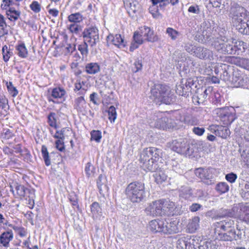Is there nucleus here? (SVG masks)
Returning a JSON list of instances; mask_svg holds the SVG:
<instances>
[{"label": "nucleus", "instance_id": "obj_1", "mask_svg": "<svg viewBox=\"0 0 249 249\" xmlns=\"http://www.w3.org/2000/svg\"><path fill=\"white\" fill-rule=\"evenodd\" d=\"M151 98L156 104L171 105L176 101V96L165 85H155L151 89Z\"/></svg>", "mask_w": 249, "mask_h": 249}, {"label": "nucleus", "instance_id": "obj_2", "mask_svg": "<svg viewBox=\"0 0 249 249\" xmlns=\"http://www.w3.org/2000/svg\"><path fill=\"white\" fill-rule=\"evenodd\" d=\"M175 207L174 202L169 200L160 199L153 201L145 209L147 215L155 216L170 214Z\"/></svg>", "mask_w": 249, "mask_h": 249}, {"label": "nucleus", "instance_id": "obj_3", "mask_svg": "<svg viewBox=\"0 0 249 249\" xmlns=\"http://www.w3.org/2000/svg\"><path fill=\"white\" fill-rule=\"evenodd\" d=\"M127 198L133 203H139L145 197L144 183L142 181H135L130 183L125 190Z\"/></svg>", "mask_w": 249, "mask_h": 249}, {"label": "nucleus", "instance_id": "obj_4", "mask_svg": "<svg viewBox=\"0 0 249 249\" xmlns=\"http://www.w3.org/2000/svg\"><path fill=\"white\" fill-rule=\"evenodd\" d=\"M212 45L219 53L229 54H235L233 41L225 36H218L214 39Z\"/></svg>", "mask_w": 249, "mask_h": 249}, {"label": "nucleus", "instance_id": "obj_5", "mask_svg": "<svg viewBox=\"0 0 249 249\" xmlns=\"http://www.w3.org/2000/svg\"><path fill=\"white\" fill-rule=\"evenodd\" d=\"M172 150L185 156H190L194 152V145L188 143L186 140L179 139L173 141L171 145Z\"/></svg>", "mask_w": 249, "mask_h": 249}, {"label": "nucleus", "instance_id": "obj_6", "mask_svg": "<svg viewBox=\"0 0 249 249\" xmlns=\"http://www.w3.org/2000/svg\"><path fill=\"white\" fill-rule=\"evenodd\" d=\"M229 16L231 18L233 24H237L244 20H246L247 10L236 2H231Z\"/></svg>", "mask_w": 249, "mask_h": 249}, {"label": "nucleus", "instance_id": "obj_7", "mask_svg": "<svg viewBox=\"0 0 249 249\" xmlns=\"http://www.w3.org/2000/svg\"><path fill=\"white\" fill-rule=\"evenodd\" d=\"M84 40L93 47L99 42V30L96 27L86 28L82 32Z\"/></svg>", "mask_w": 249, "mask_h": 249}, {"label": "nucleus", "instance_id": "obj_8", "mask_svg": "<svg viewBox=\"0 0 249 249\" xmlns=\"http://www.w3.org/2000/svg\"><path fill=\"white\" fill-rule=\"evenodd\" d=\"M249 204H239L234 206L231 210H224L222 211V216L239 217L244 220V217L246 213L243 212L244 207L249 208Z\"/></svg>", "mask_w": 249, "mask_h": 249}, {"label": "nucleus", "instance_id": "obj_9", "mask_svg": "<svg viewBox=\"0 0 249 249\" xmlns=\"http://www.w3.org/2000/svg\"><path fill=\"white\" fill-rule=\"evenodd\" d=\"M161 154L160 150L155 147L146 148L141 154L140 161H145L147 160H159Z\"/></svg>", "mask_w": 249, "mask_h": 249}, {"label": "nucleus", "instance_id": "obj_10", "mask_svg": "<svg viewBox=\"0 0 249 249\" xmlns=\"http://www.w3.org/2000/svg\"><path fill=\"white\" fill-rule=\"evenodd\" d=\"M163 223L164 224L162 228V232L166 234H172L177 233L179 231L178 221H172L169 219H163Z\"/></svg>", "mask_w": 249, "mask_h": 249}, {"label": "nucleus", "instance_id": "obj_11", "mask_svg": "<svg viewBox=\"0 0 249 249\" xmlns=\"http://www.w3.org/2000/svg\"><path fill=\"white\" fill-rule=\"evenodd\" d=\"M194 55L201 59L211 60L213 59V52L209 49L202 46H198L195 48Z\"/></svg>", "mask_w": 249, "mask_h": 249}, {"label": "nucleus", "instance_id": "obj_12", "mask_svg": "<svg viewBox=\"0 0 249 249\" xmlns=\"http://www.w3.org/2000/svg\"><path fill=\"white\" fill-rule=\"evenodd\" d=\"M249 82V78L246 75H241L238 71H234L232 73L231 83L234 86L243 87Z\"/></svg>", "mask_w": 249, "mask_h": 249}, {"label": "nucleus", "instance_id": "obj_13", "mask_svg": "<svg viewBox=\"0 0 249 249\" xmlns=\"http://www.w3.org/2000/svg\"><path fill=\"white\" fill-rule=\"evenodd\" d=\"M197 196L194 195L192 188L188 186H182L179 190V196L185 199H189L195 196H197L198 198L201 197V195H203V192L201 190H197Z\"/></svg>", "mask_w": 249, "mask_h": 249}, {"label": "nucleus", "instance_id": "obj_14", "mask_svg": "<svg viewBox=\"0 0 249 249\" xmlns=\"http://www.w3.org/2000/svg\"><path fill=\"white\" fill-rule=\"evenodd\" d=\"M218 238L220 240L225 241L237 240L241 238V234L239 233V231L237 233L234 230L230 229L227 232L219 233Z\"/></svg>", "mask_w": 249, "mask_h": 249}, {"label": "nucleus", "instance_id": "obj_15", "mask_svg": "<svg viewBox=\"0 0 249 249\" xmlns=\"http://www.w3.org/2000/svg\"><path fill=\"white\" fill-rule=\"evenodd\" d=\"M203 29L202 30L201 36L205 40L210 41L212 40V43L214 39L220 36L219 35L215 36L214 34L212 35V29L210 26L209 24L204 22L202 24Z\"/></svg>", "mask_w": 249, "mask_h": 249}, {"label": "nucleus", "instance_id": "obj_16", "mask_svg": "<svg viewBox=\"0 0 249 249\" xmlns=\"http://www.w3.org/2000/svg\"><path fill=\"white\" fill-rule=\"evenodd\" d=\"M141 33L142 34L144 40L148 42H156L159 39L157 36L154 34V32L151 29L146 26H143L140 29Z\"/></svg>", "mask_w": 249, "mask_h": 249}, {"label": "nucleus", "instance_id": "obj_17", "mask_svg": "<svg viewBox=\"0 0 249 249\" xmlns=\"http://www.w3.org/2000/svg\"><path fill=\"white\" fill-rule=\"evenodd\" d=\"M107 43H112L118 48H122L125 46L124 40L120 34H116L115 36L109 35L107 36Z\"/></svg>", "mask_w": 249, "mask_h": 249}, {"label": "nucleus", "instance_id": "obj_18", "mask_svg": "<svg viewBox=\"0 0 249 249\" xmlns=\"http://www.w3.org/2000/svg\"><path fill=\"white\" fill-rule=\"evenodd\" d=\"M196 175L202 179H210L212 178L213 173L211 168H199L195 170Z\"/></svg>", "mask_w": 249, "mask_h": 249}, {"label": "nucleus", "instance_id": "obj_19", "mask_svg": "<svg viewBox=\"0 0 249 249\" xmlns=\"http://www.w3.org/2000/svg\"><path fill=\"white\" fill-rule=\"evenodd\" d=\"M13 238V233L12 230H9L3 232L0 235V244L4 247L8 248L9 246V242Z\"/></svg>", "mask_w": 249, "mask_h": 249}, {"label": "nucleus", "instance_id": "obj_20", "mask_svg": "<svg viewBox=\"0 0 249 249\" xmlns=\"http://www.w3.org/2000/svg\"><path fill=\"white\" fill-rule=\"evenodd\" d=\"M234 221L231 219H226L219 222L214 223L215 228L220 229L223 231H229L233 228Z\"/></svg>", "mask_w": 249, "mask_h": 249}, {"label": "nucleus", "instance_id": "obj_21", "mask_svg": "<svg viewBox=\"0 0 249 249\" xmlns=\"http://www.w3.org/2000/svg\"><path fill=\"white\" fill-rule=\"evenodd\" d=\"M212 89L208 87L204 90L202 89H198L197 92V102L198 104L203 103L206 100L208 95L211 93Z\"/></svg>", "mask_w": 249, "mask_h": 249}, {"label": "nucleus", "instance_id": "obj_22", "mask_svg": "<svg viewBox=\"0 0 249 249\" xmlns=\"http://www.w3.org/2000/svg\"><path fill=\"white\" fill-rule=\"evenodd\" d=\"M124 3L129 14L135 13L139 8L138 2L136 0H125Z\"/></svg>", "mask_w": 249, "mask_h": 249}, {"label": "nucleus", "instance_id": "obj_23", "mask_svg": "<svg viewBox=\"0 0 249 249\" xmlns=\"http://www.w3.org/2000/svg\"><path fill=\"white\" fill-rule=\"evenodd\" d=\"M164 223L163 219L152 220L149 222V228L151 231L157 232H162V228Z\"/></svg>", "mask_w": 249, "mask_h": 249}, {"label": "nucleus", "instance_id": "obj_24", "mask_svg": "<svg viewBox=\"0 0 249 249\" xmlns=\"http://www.w3.org/2000/svg\"><path fill=\"white\" fill-rule=\"evenodd\" d=\"M169 120L167 117L164 116L158 119L155 123V126L157 128L166 129L171 127L169 124Z\"/></svg>", "mask_w": 249, "mask_h": 249}, {"label": "nucleus", "instance_id": "obj_25", "mask_svg": "<svg viewBox=\"0 0 249 249\" xmlns=\"http://www.w3.org/2000/svg\"><path fill=\"white\" fill-rule=\"evenodd\" d=\"M152 3V5L151 6L149 10L150 13L152 15L154 18H161V15L159 11L158 4L160 2H162V0H151Z\"/></svg>", "mask_w": 249, "mask_h": 249}, {"label": "nucleus", "instance_id": "obj_26", "mask_svg": "<svg viewBox=\"0 0 249 249\" xmlns=\"http://www.w3.org/2000/svg\"><path fill=\"white\" fill-rule=\"evenodd\" d=\"M97 185L100 194L107 191L108 187L107 185V179L104 176L100 175L97 180Z\"/></svg>", "mask_w": 249, "mask_h": 249}, {"label": "nucleus", "instance_id": "obj_27", "mask_svg": "<svg viewBox=\"0 0 249 249\" xmlns=\"http://www.w3.org/2000/svg\"><path fill=\"white\" fill-rule=\"evenodd\" d=\"M90 212L93 218H97L102 214V209L98 202H94L90 205Z\"/></svg>", "mask_w": 249, "mask_h": 249}, {"label": "nucleus", "instance_id": "obj_28", "mask_svg": "<svg viewBox=\"0 0 249 249\" xmlns=\"http://www.w3.org/2000/svg\"><path fill=\"white\" fill-rule=\"evenodd\" d=\"M158 160H147L145 161L141 162L142 165V167L145 170L154 172L157 169V165L156 163Z\"/></svg>", "mask_w": 249, "mask_h": 249}, {"label": "nucleus", "instance_id": "obj_29", "mask_svg": "<svg viewBox=\"0 0 249 249\" xmlns=\"http://www.w3.org/2000/svg\"><path fill=\"white\" fill-rule=\"evenodd\" d=\"M199 217L195 216L189 222L187 226V230L191 233L195 232L199 227Z\"/></svg>", "mask_w": 249, "mask_h": 249}, {"label": "nucleus", "instance_id": "obj_30", "mask_svg": "<svg viewBox=\"0 0 249 249\" xmlns=\"http://www.w3.org/2000/svg\"><path fill=\"white\" fill-rule=\"evenodd\" d=\"M99 65L96 63H88L85 67V71L88 74H94L100 71Z\"/></svg>", "mask_w": 249, "mask_h": 249}, {"label": "nucleus", "instance_id": "obj_31", "mask_svg": "<svg viewBox=\"0 0 249 249\" xmlns=\"http://www.w3.org/2000/svg\"><path fill=\"white\" fill-rule=\"evenodd\" d=\"M86 104L84 96H81L75 99L74 107L78 111L82 112L84 109Z\"/></svg>", "mask_w": 249, "mask_h": 249}, {"label": "nucleus", "instance_id": "obj_32", "mask_svg": "<svg viewBox=\"0 0 249 249\" xmlns=\"http://www.w3.org/2000/svg\"><path fill=\"white\" fill-rule=\"evenodd\" d=\"M233 25L236 27L239 32L244 35H249V23L245 20Z\"/></svg>", "mask_w": 249, "mask_h": 249}, {"label": "nucleus", "instance_id": "obj_33", "mask_svg": "<svg viewBox=\"0 0 249 249\" xmlns=\"http://www.w3.org/2000/svg\"><path fill=\"white\" fill-rule=\"evenodd\" d=\"M7 18L11 21H15L18 19L20 15V12L15 10L14 8H10L6 11Z\"/></svg>", "mask_w": 249, "mask_h": 249}, {"label": "nucleus", "instance_id": "obj_34", "mask_svg": "<svg viewBox=\"0 0 249 249\" xmlns=\"http://www.w3.org/2000/svg\"><path fill=\"white\" fill-rule=\"evenodd\" d=\"M176 92L179 95L181 96H187L188 93L191 92L190 89L187 88V86H186L185 84H183V82L176 87Z\"/></svg>", "mask_w": 249, "mask_h": 249}, {"label": "nucleus", "instance_id": "obj_35", "mask_svg": "<svg viewBox=\"0 0 249 249\" xmlns=\"http://www.w3.org/2000/svg\"><path fill=\"white\" fill-rule=\"evenodd\" d=\"M41 153L46 166H49L51 164L50 157L53 153H49L47 147L43 145L41 147Z\"/></svg>", "mask_w": 249, "mask_h": 249}, {"label": "nucleus", "instance_id": "obj_36", "mask_svg": "<svg viewBox=\"0 0 249 249\" xmlns=\"http://www.w3.org/2000/svg\"><path fill=\"white\" fill-rule=\"evenodd\" d=\"M217 130L216 136L223 139H226L230 135V130L226 126L218 125Z\"/></svg>", "mask_w": 249, "mask_h": 249}, {"label": "nucleus", "instance_id": "obj_37", "mask_svg": "<svg viewBox=\"0 0 249 249\" xmlns=\"http://www.w3.org/2000/svg\"><path fill=\"white\" fill-rule=\"evenodd\" d=\"M188 236L180 238L177 242L178 249H191L188 247Z\"/></svg>", "mask_w": 249, "mask_h": 249}, {"label": "nucleus", "instance_id": "obj_38", "mask_svg": "<svg viewBox=\"0 0 249 249\" xmlns=\"http://www.w3.org/2000/svg\"><path fill=\"white\" fill-rule=\"evenodd\" d=\"M66 91L62 88H55L52 90V96L54 98H62L66 94Z\"/></svg>", "mask_w": 249, "mask_h": 249}, {"label": "nucleus", "instance_id": "obj_39", "mask_svg": "<svg viewBox=\"0 0 249 249\" xmlns=\"http://www.w3.org/2000/svg\"><path fill=\"white\" fill-rule=\"evenodd\" d=\"M18 55L21 58H26L28 56V51L24 43H20L16 46Z\"/></svg>", "mask_w": 249, "mask_h": 249}, {"label": "nucleus", "instance_id": "obj_40", "mask_svg": "<svg viewBox=\"0 0 249 249\" xmlns=\"http://www.w3.org/2000/svg\"><path fill=\"white\" fill-rule=\"evenodd\" d=\"M68 18L70 22L76 24L81 22L83 19L82 15L79 13L71 14L68 16Z\"/></svg>", "mask_w": 249, "mask_h": 249}, {"label": "nucleus", "instance_id": "obj_41", "mask_svg": "<svg viewBox=\"0 0 249 249\" xmlns=\"http://www.w3.org/2000/svg\"><path fill=\"white\" fill-rule=\"evenodd\" d=\"M246 44L245 42L242 41H237L233 42V48L235 51V54L237 53L238 54L243 51H245Z\"/></svg>", "mask_w": 249, "mask_h": 249}, {"label": "nucleus", "instance_id": "obj_42", "mask_svg": "<svg viewBox=\"0 0 249 249\" xmlns=\"http://www.w3.org/2000/svg\"><path fill=\"white\" fill-rule=\"evenodd\" d=\"M154 177L155 181L158 184H160L167 179V176L163 172L159 171L154 174Z\"/></svg>", "mask_w": 249, "mask_h": 249}, {"label": "nucleus", "instance_id": "obj_43", "mask_svg": "<svg viewBox=\"0 0 249 249\" xmlns=\"http://www.w3.org/2000/svg\"><path fill=\"white\" fill-rule=\"evenodd\" d=\"M17 191V195L19 197H25L27 192H29L30 190L26 188L24 186L21 185H17L15 187Z\"/></svg>", "mask_w": 249, "mask_h": 249}, {"label": "nucleus", "instance_id": "obj_44", "mask_svg": "<svg viewBox=\"0 0 249 249\" xmlns=\"http://www.w3.org/2000/svg\"><path fill=\"white\" fill-rule=\"evenodd\" d=\"M229 189V187L225 182H220L218 183L215 187V190L220 194L227 192Z\"/></svg>", "mask_w": 249, "mask_h": 249}, {"label": "nucleus", "instance_id": "obj_45", "mask_svg": "<svg viewBox=\"0 0 249 249\" xmlns=\"http://www.w3.org/2000/svg\"><path fill=\"white\" fill-rule=\"evenodd\" d=\"M85 170L87 176L88 177H90L94 176L95 172V168L91 163L88 162L86 165Z\"/></svg>", "mask_w": 249, "mask_h": 249}, {"label": "nucleus", "instance_id": "obj_46", "mask_svg": "<svg viewBox=\"0 0 249 249\" xmlns=\"http://www.w3.org/2000/svg\"><path fill=\"white\" fill-rule=\"evenodd\" d=\"M107 112L109 120L111 122H114L117 117V113L115 107L113 106H110L108 109Z\"/></svg>", "mask_w": 249, "mask_h": 249}, {"label": "nucleus", "instance_id": "obj_47", "mask_svg": "<svg viewBox=\"0 0 249 249\" xmlns=\"http://www.w3.org/2000/svg\"><path fill=\"white\" fill-rule=\"evenodd\" d=\"M237 61V65L249 71V59L246 58H236Z\"/></svg>", "mask_w": 249, "mask_h": 249}, {"label": "nucleus", "instance_id": "obj_48", "mask_svg": "<svg viewBox=\"0 0 249 249\" xmlns=\"http://www.w3.org/2000/svg\"><path fill=\"white\" fill-rule=\"evenodd\" d=\"M87 43V42L84 40V42L78 46V49L83 56H86L88 53L89 50Z\"/></svg>", "mask_w": 249, "mask_h": 249}, {"label": "nucleus", "instance_id": "obj_49", "mask_svg": "<svg viewBox=\"0 0 249 249\" xmlns=\"http://www.w3.org/2000/svg\"><path fill=\"white\" fill-rule=\"evenodd\" d=\"M68 29L71 33L77 35L82 31V27L78 24L72 23L69 25Z\"/></svg>", "mask_w": 249, "mask_h": 249}, {"label": "nucleus", "instance_id": "obj_50", "mask_svg": "<svg viewBox=\"0 0 249 249\" xmlns=\"http://www.w3.org/2000/svg\"><path fill=\"white\" fill-rule=\"evenodd\" d=\"M225 68L224 69L221 68V71H222V73L220 75V78L225 81V82H231V76L228 71L226 70L225 67H227L226 65H224Z\"/></svg>", "mask_w": 249, "mask_h": 249}, {"label": "nucleus", "instance_id": "obj_51", "mask_svg": "<svg viewBox=\"0 0 249 249\" xmlns=\"http://www.w3.org/2000/svg\"><path fill=\"white\" fill-rule=\"evenodd\" d=\"M133 41H135L138 44H142L143 43L144 39L142 34L140 32H135L133 36Z\"/></svg>", "mask_w": 249, "mask_h": 249}, {"label": "nucleus", "instance_id": "obj_52", "mask_svg": "<svg viewBox=\"0 0 249 249\" xmlns=\"http://www.w3.org/2000/svg\"><path fill=\"white\" fill-rule=\"evenodd\" d=\"M91 140H94L97 142L101 141L102 138L101 132L99 130H92L91 133Z\"/></svg>", "mask_w": 249, "mask_h": 249}, {"label": "nucleus", "instance_id": "obj_53", "mask_svg": "<svg viewBox=\"0 0 249 249\" xmlns=\"http://www.w3.org/2000/svg\"><path fill=\"white\" fill-rule=\"evenodd\" d=\"M12 52L9 50H8V47L6 46H4L2 48V54L3 60L7 62L10 56L12 55Z\"/></svg>", "mask_w": 249, "mask_h": 249}, {"label": "nucleus", "instance_id": "obj_54", "mask_svg": "<svg viewBox=\"0 0 249 249\" xmlns=\"http://www.w3.org/2000/svg\"><path fill=\"white\" fill-rule=\"evenodd\" d=\"M6 86L7 89L10 92V93L12 95L13 97L16 96L18 94V91L16 89V88L13 86L12 82H6Z\"/></svg>", "mask_w": 249, "mask_h": 249}, {"label": "nucleus", "instance_id": "obj_55", "mask_svg": "<svg viewBox=\"0 0 249 249\" xmlns=\"http://www.w3.org/2000/svg\"><path fill=\"white\" fill-rule=\"evenodd\" d=\"M66 131L69 132L70 131L69 129L67 128H63L60 130H57L53 136V137L56 139H61L62 140L64 139V133Z\"/></svg>", "mask_w": 249, "mask_h": 249}, {"label": "nucleus", "instance_id": "obj_56", "mask_svg": "<svg viewBox=\"0 0 249 249\" xmlns=\"http://www.w3.org/2000/svg\"><path fill=\"white\" fill-rule=\"evenodd\" d=\"M55 115V114L54 113L51 112L50 113L48 117V123L51 126L57 128Z\"/></svg>", "mask_w": 249, "mask_h": 249}, {"label": "nucleus", "instance_id": "obj_57", "mask_svg": "<svg viewBox=\"0 0 249 249\" xmlns=\"http://www.w3.org/2000/svg\"><path fill=\"white\" fill-rule=\"evenodd\" d=\"M166 33L171 37L172 40L176 39L177 36L179 34V33L177 31L170 27L167 28Z\"/></svg>", "mask_w": 249, "mask_h": 249}, {"label": "nucleus", "instance_id": "obj_58", "mask_svg": "<svg viewBox=\"0 0 249 249\" xmlns=\"http://www.w3.org/2000/svg\"><path fill=\"white\" fill-rule=\"evenodd\" d=\"M30 7L36 13H38L41 11V5L37 1H33L30 5Z\"/></svg>", "mask_w": 249, "mask_h": 249}, {"label": "nucleus", "instance_id": "obj_59", "mask_svg": "<svg viewBox=\"0 0 249 249\" xmlns=\"http://www.w3.org/2000/svg\"><path fill=\"white\" fill-rule=\"evenodd\" d=\"M188 247L191 249H196V247H198L199 245L196 242V240L195 239V237H189L188 236Z\"/></svg>", "mask_w": 249, "mask_h": 249}, {"label": "nucleus", "instance_id": "obj_60", "mask_svg": "<svg viewBox=\"0 0 249 249\" xmlns=\"http://www.w3.org/2000/svg\"><path fill=\"white\" fill-rule=\"evenodd\" d=\"M75 50V45L74 44H67L65 46V55L70 54Z\"/></svg>", "mask_w": 249, "mask_h": 249}, {"label": "nucleus", "instance_id": "obj_61", "mask_svg": "<svg viewBox=\"0 0 249 249\" xmlns=\"http://www.w3.org/2000/svg\"><path fill=\"white\" fill-rule=\"evenodd\" d=\"M20 155L23 157L24 160L27 162L31 161L32 157L29 151L27 148H24V149H23Z\"/></svg>", "mask_w": 249, "mask_h": 249}, {"label": "nucleus", "instance_id": "obj_62", "mask_svg": "<svg viewBox=\"0 0 249 249\" xmlns=\"http://www.w3.org/2000/svg\"><path fill=\"white\" fill-rule=\"evenodd\" d=\"M142 65V62L140 60H137L135 61L133 67L132 68V70L134 72H137L141 70Z\"/></svg>", "mask_w": 249, "mask_h": 249}, {"label": "nucleus", "instance_id": "obj_63", "mask_svg": "<svg viewBox=\"0 0 249 249\" xmlns=\"http://www.w3.org/2000/svg\"><path fill=\"white\" fill-rule=\"evenodd\" d=\"M8 100L2 96H0V108H1L4 111L6 110V109H8Z\"/></svg>", "mask_w": 249, "mask_h": 249}, {"label": "nucleus", "instance_id": "obj_64", "mask_svg": "<svg viewBox=\"0 0 249 249\" xmlns=\"http://www.w3.org/2000/svg\"><path fill=\"white\" fill-rule=\"evenodd\" d=\"M98 95L96 92L92 93L89 96L90 101L93 103L94 105H97L99 104L98 102Z\"/></svg>", "mask_w": 249, "mask_h": 249}]
</instances>
